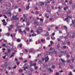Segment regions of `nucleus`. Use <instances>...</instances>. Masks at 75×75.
<instances>
[{
    "mask_svg": "<svg viewBox=\"0 0 75 75\" xmlns=\"http://www.w3.org/2000/svg\"><path fill=\"white\" fill-rule=\"evenodd\" d=\"M23 16L24 18L25 19L26 21H27V20H28V18L27 17V16H26V15L25 14H23Z\"/></svg>",
    "mask_w": 75,
    "mask_h": 75,
    "instance_id": "1",
    "label": "nucleus"
},
{
    "mask_svg": "<svg viewBox=\"0 0 75 75\" xmlns=\"http://www.w3.org/2000/svg\"><path fill=\"white\" fill-rule=\"evenodd\" d=\"M72 24H74V25H73L74 27H75V19L74 20H72Z\"/></svg>",
    "mask_w": 75,
    "mask_h": 75,
    "instance_id": "2",
    "label": "nucleus"
},
{
    "mask_svg": "<svg viewBox=\"0 0 75 75\" xmlns=\"http://www.w3.org/2000/svg\"><path fill=\"white\" fill-rule=\"evenodd\" d=\"M30 67H32L33 66V67H36V63H34L33 64H30Z\"/></svg>",
    "mask_w": 75,
    "mask_h": 75,
    "instance_id": "3",
    "label": "nucleus"
},
{
    "mask_svg": "<svg viewBox=\"0 0 75 75\" xmlns=\"http://www.w3.org/2000/svg\"><path fill=\"white\" fill-rule=\"evenodd\" d=\"M45 62H47V61H48V60L49 59V58H48V56H47V57L45 58Z\"/></svg>",
    "mask_w": 75,
    "mask_h": 75,
    "instance_id": "4",
    "label": "nucleus"
},
{
    "mask_svg": "<svg viewBox=\"0 0 75 75\" xmlns=\"http://www.w3.org/2000/svg\"><path fill=\"white\" fill-rule=\"evenodd\" d=\"M17 15H16L15 16H13L12 19L14 20H16V18H17Z\"/></svg>",
    "mask_w": 75,
    "mask_h": 75,
    "instance_id": "5",
    "label": "nucleus"
},
{
    "mask_svg": "<svg viewBox=\"0 0 75 75\" xmlns=\"http://www.w3.org/2000/svg\"><path fill=\"white\" fill-rule=\"evenodd\" d=\"M68 18H72V16H67V17L66 18H65L64 20H67V19H68Z\"/></svg>",
    "mask_w": 75,
    "mask_h": 75,
    "instance_id": "6",
    "label": "nucleus"
},
{
    "mask_svg": "<svg viewBox=\"0 0 75 75\" xmlns=\"http://www.w3.org/2000/svg\"><path fill=\"white\" fill-rule=\"evenodd\" d=\"M40 6H43L44 4V3L43 2H40Z\"/></svg>",
    "mask_w": 75,
    "mask_h": 75,
    "instance_id": "7",
    "label": "nucleus"
},
{
    "mask_svg": "<svg viewBox=\"0 0 75 75\" xmlns=\"http://www.w3.org/2000/svg\"><path fill=\"white\" fill-rule=\"evenodd\" d=\"M36 32L37 33V34H40V31H39L38 30H37Z\"/></svg>",
    "mask_w": 75,
    "mask_h": 75,
    "instance_id": "8",
    "label": "nucleus"
},
{
    "mask_svg": "<svg viewBox=\"0 0 75 75\" xmlns=\"http://www.w3.org/2000/svg\"><path fill=\"white\" fill-rule=\"evenodd\" d=\"M25 29L27 31H30V28L28 27H26Z\"/></svg>",
    "mask_w": 75,
    "mask_h": 75,
    "instance_id": "9",
    "label": "nucleus"
},
{
    "mask_svg": "<svg viewBox=\"0 0 75 75\" xmlns=\"http://www.w3.org/2000/svg\"><path fill=\"white\" fill-rule=\"evenodd\" d=\"M14 54H15V53H13L10 56V58H12L13 57L14 55Z\"/></svg>",
    "mask_w": 75,
    "mask_h": 75,
    "instance_id": "10",
    "label": "nucleus"
},
{
    "mask_svg": "<svg viewBox=\"0 0 75 75\" xmlns=\"http://www.w3.org/2000/svg\"><path fill=\"white\" fill-rule=\"evenodd\" d=\"M75 33H73V35L72 36V38H74L75 37Z\"/></svg>",
    "mask_w": 75,
    "mask_h": 75,
    "instance_id": "11",
    "label": "nucleus"
},
{
    "mask_svg": "<svg viewBox=\"0 0 75 75\" xmlns=\"http://www.w3.org/2000/svg\"><path fill=\"white\" fill-rule=\"evenodd\" d=\"M41 41L42 42H45V40L44 39H41Z\"/></svg>",
    "mask_w": 75,
    "mask_h": 75,
    "instance_id": "12",
    "label": "nucleus"
},
{
    "mask_svg": "<svg viewBox=\"0 0 75 75\" xmlns=\"http://www.w3.org/2000/svg\"><path fill=\"white\" fill-rule=\"evenodd\" d=\"M13 7H14L13 6H12V8H14V9H16V8H18V6H15V8H13Z\"/></svg>",
    "mask_w": 75,
    "mask_h": 75,
    "instance_id": "13",
    "label": "nucleus"
},
{
    "mask_svg": "<svg viewBox=\"0 0 75 75\" xmlns=\"http://www.w3.org/2000/svg\"><path fill=\"white\" fill-rule=\"evenodd\" d=\"M64 27L66 30H68V28L67 26L64 25Z\"/></svg>",
    "mask_w": 75,
    "mask_h": 75,
    "instance_id": "14",
    "label": "nucleus"
},
{
    "mask_svg": "<svg viewBox=\"0 0 75 75\" xmlns=\"http://www.w3.org/2000/svg\"><path fill=\"white\" fill-rule=\"evenodd\" d=\"M26 8L27 10H29V9L30 8V6H26Z\"/></svg>",
    "mask_w": 75,
    "mask_h": 75,
    "instance_id": "15",
    "label": "nucleus"
},
{
    "mask_svg": "<svg viewBox=\"0 0 75 75\" xmlns=\"http://www.w3.org/2000/svg\"><path fill=\"white\" fill-rule=\"evenodd\" d=\"M33 49H30L29 50V52H33Z\"/></svg>",
    "mask_w": 75,
    "mask_h": 75,
    "instance_id": "16",
    "label": "nucleus"
},
{
    "mask_svg": "<svg viewBox=\"0 0 75 75\" xmlns=\"http://www.w3.org/2000/svg\"><path fill=\"white\" fill-rule=\"evenodd\" d=\"M71 62V59H68L67 60L65 61V62H69V63Z\"/></svg>",
    "mask_w": 75,
    "mask_h": 75,
    "instance_id": "17",
    "label": "nucleus"
},
{
    "mask_svg": "<svg viewBox=\"0 0 75 75\" xmlns=\"http://www.w3.org/2000/svg\"><path fill=\"white\" fill-rule=\"evenodd\" d=\"M17 41L18 42H21V40L20 39H18L17 40Z\"/></svg>",
    "mask_w": 75,
    "mask_h": 75,
    "instance_id": "18",
    "label": "nucleus"
},
{
    "mask_svg": "<svg viewBox=\"0 0 75 75\" xmlns=\"http://www.w3.org/2000/svg\"><path fill=\"white\" fill-rule=\"evenodd\" d=\"M30 24V22H27L26 23V25H29Z\"/></svg>",
    "mask_w": 75,
    "mask_h": 75,
    "instance_id": "19",
    "label": "nucleus"
},
{
    "mask_svg": "<svg viewBox=\"0 0 75 75\" xmlns=\"http://www.w3.org/2000/svg\"><path fill=\"white\" fill-rule=\"evenodd\" d=\"M6 35H7V36H9L10 35V33H7L5 34Z\"/></svg>",
    "mask_w": 75,
    "mask_h": 75,
    "instance_id": "20",
    "label": "nucleus"
},
{
    "mask_svg": "<svg viewBox=\"0 0 75 75\" xmlns=\"http://www.w3.org/2000/svg\"><path fill=\"white\" fill-rule=\"evenodd\" d=\"M67 8H68V6H66V7L64 8V10H66Z\"/></svg>",
    "mask_w": 75,
    "mask_h": 75,
    "instance_id": "21",
    "label": "nucleus"
},
{
    "mask_svg": "<svg viewBox=\"0 0 75 75\" xmlns=\"http://www.w3.org/2000/svg\"><path fill=\"white\" fill-rule=\"evenodd\" d=\"M33 62H34V61H29V63H30V65H32V64H33Z\"/></svg>",
    "mask_w": 75,
    "mask_h": 75,
    "instance_id": "22",
    "label": "nucleus"
},
{
    "mask_svg": "<svg viewBox=\"0 0 75 75\" xmlns=\"http://www.w3.org/2000/svg\"><path fill=\"white\" fill-rule=\"evenodd\" d=\"M48 32H47L46 34H45V36H50V35L48 34Z\"/></svg>",
    "mask_w": 75,
    "mask_h": 75,
    "instance_id": "23",
    "label": "nucleus"
},
{
    "mask_svg": "<svg viewBox=\"0 0 75 75\" xmlns=\"http://www.w3.org/2000/svg\"><path fill=\"white\" fill-rule=\"evenodd\" d=\"M49 72H53V71L52 70H51V69L50 68L49 69Z\"/></svg>",
    "mask_w": 75,
    "mask_h": 75,
    "instance_id": "24",
    "label": "nucleus"
},
{
    "mask_svg": "<svg viewBox=\"0 0 75 75\" xmlns=\"http://www.w3.org/2000/svg\"><path fill=\"white\" fill-rule=\"evenodd\" d=\"M51 39L53 40H55V38L54 37H51Z\"/></svg>",
    "mask_w": 75,
    "mask_h": 75,
    "instance_id": "25",
    "label": "nucleus"
},
{
    "mask_svg": "<svg viewBox=\"0 0 75 75\" xmlns=\"http://www.w3.org/2000/svg\"><path fill=\"white\" fill-rule=\"evenodd\" d=\"M39 13V12H38V11H36L35 12V14H36V15L38 14Z\"/></svg>",
    "mask_w": 75,
    "mask_h": 75,
    "instance_id": "26",
    "label": "nucleus"
},
{
    "mask_svg": "<svg viewBox=\"0 0 75 75\" xmlns=\"http://www.w3.org/2000/svg\"><path fill=\"white\" fill-rule=\"evenodd\" d=\"M30 71H31V72H33L34 71V70L33 69L31 68L30 69Z\"/></svg>",
    "mask_w": 75,
    "mask_h": 75,
    "instance_id": "27",
    "label": "nucleus"
},
{
    "mask_svg": "<svg viewBox=\"0 0 75 75\" xmlns=\"http://www.w3.org/2000/svg\"><path fill=\"white\" fill-rule=\"evenodd\" d=\"M64 54H65L66 55H67V54H68V51H65L64 52Z\"/></svg>",
    "mask_w": 75,
    "mask_h": 75,
    "instance_id": "28",
    "label": "nucleus"
},
{
    "mask_svg": "<svg viewBox=\"0 0 75 75\" xmlns=\"http://www.w3.org/2000/svg\"><path fill=\"white\" fill-rule=\"evenodd\" d=\"M69 4H72V1L71 0L70 1H69Z\"/></svg>",
    "mask_w": 75,
    "mask_h": 75,
    "instance_id": "29",
    "label": "nucleus"
},
{
    "mask_svg": "<svg viewBox=\"0 0 75 75\" xmlns=\"http://www.w3.org/2000/svg\"><path fill=\"white\" fill-rule=\"evenodd\" d=\"M3 25H7V23H6V22H4L3 23Z\"/></svg>",
    "mask_w": 75,
    "mask_h": 75,
    "instance_id": "30",
    "label": "nucleus"
},
{
    "mask_svg": "<svg viewBox=\"0 0 75 75\" xmlns=\"http://www.w3.org/2000/svg\"><path fill=\"white\" fill-rule=\"evenodd\" d=\"M28 67H26L25 68H24V71H25V69H28Z\"/></svg>",
    "mask_w": 75,
    "mask_h": 75,
    "instance_id": "31",
    "label": "nucleus"
},
{
    "mask_svg": "<svg viewBox=\"0 0 75 75\" xmlns=\"http://www.w3.org/2000/svg\"><path fill=\"white\" fill-rule=\"evenodd\" d=\"M30 33H34V30H31L30 31Z\"/></svg>",
    "mask_w": 75,
    "mask_h": 75,
    "instance_id": "32",
    "label": "nucleus"
},
{
    "mask_svg": "<svg viewBox=\"0 0 75 75\" xmlns=\"http://www.w3.org/2000/svg\"><path fill=\"white\" fill-rule=\"evenodd\" d=\"M18 30L19 32H20V33H23V32L21 31V29H19Z\"/></svg>",
    "mask_w": 75,
    "mask_h": 75,
    "instance_id": "33",
    "label": "nucleus"
},
{
    "mask_svg": "<svg viewBox=\"0 0 75 75\" xmlns=\"http://www.w3.org/2000/svg\"><path fill=\"white\" fill-rule=\"evenodd\" d=\"M15 26H16V27L17 28H18V27H19V26H18V25H17V24H16Z\"/></svg>",
    "mask_w": 75,
    "mask_h": 75,
    "instance_id": "34",
    "label": "nucleus"
},
{
    "mask_svg": "<svg viewBox=\"0 0 75 75\" xmlns=\"http://www.w3.org/2000/svg\"><path fill=\"white\" fill-rule=\"evenodd\" d=\"M10 74V75H12L13 74H14V73L13 72H11Z\"/></svg>",
    "mask_w": 75,
    "mask_h": 75,
    "instance_id": "35",
    "label": "nucleus"
},
{
    "mask_svg": "<svg viewBox=\"0 0 75 75\" xmlns=\"http://www.w3.org/2000/svg\"><path fill=\"white\" fill-rule=\"evenodd\" d=\"M71 61H72L73 62H74V61H75V58H73L71 59Z\"/></svg>",
    "mask_w": 75,
    "mask_h": 75,
    "instance_id": "36",
    "label": "nucleus"
},
{
    "mask_svg": "<svg viewBox=\"0 0 75 75\" xmlns=\"http://www.w3.org/2000/svg\"><path fill=\"white\" fill-rule=\"evenodd\" d=\"M22 32H24V33H25V34H27V33H26V31H25V30H24V31H22Z\"/></svg>",
    "mask_w": 75,
    "mask_h": 75,
    "instance_id": "37",
    "label": "nucleus"
},
{
    "mask_svg": "<svg viewBox=\"0 0 75 75\" xmlns=\"http://www.w3.org/2000/svg\"><path fill=\"white\" fill-rule=\"evenodd\" d=\"M16 64H17L18 65H20V62H18V61L17 62H16Z\"/></svg>",
    "mask_w": 75,
    "mask_h": 75,
    "instance_id": "38",
    "label": "nucleus"
},
{
    "mask_svg": "<svg viewBox=\"0 0 75 75\" xmlns=\"http://www.w3.org/2000/svg\"><path fill=\"white\" fill-rule=\"evenodd\" d=\"M7 66H8V65H6V66H5L4 67V69H4V68H7Z\"/></svg>",
    "mask_w": 75,
    "mask_h": 75,
    "instance_id": "39",
    "label": "nucleus"
},
{
    "mask_svg": "<svg viewBox=\"0 0 75 75\" xmlns=\"http://www.w3.org/2000/svg\"><path fill=\"white\" fill-rule=\"evenodd\" d=\"M19 59H20V60H22V59H23V58L22 57H20L19 58Z\"/></svg>",
    "mask_w": 75,
    "mask_h": 75,
    "instance_id": "40",
    "label": "nucleus"
},
{
    "mask_svg": "<svg viewBox=\"0 0 75 75\" xmlns=\"http://www.w3.org/2000/svg\"><path fill=\"white\" fill-rule=\"evenodd\" d=\"M2 47H5V46H6V44H4V43H3L2 45Z\"/></svg>",
    "mask_w": 75,
    "mask_h": 75,
    "instance_id": "41",
    "label": "nucleus"
},
{
    "mask_svg": "<svg viewBox=\"0 0 75 75\" xmlns=\"http://www.w3.org/2000/svg\"><path fill=\"white\" fill-rule=\"evenodd\" d=\"M61 54H65V53L64 52L62 51H61Z\"/></svg>",
    "mask_w": 75,
    "mask_h": 75,
    "instance_id": "42",
    "label": "nucleus"
},
{
    "mask_svg": "<svg viewBox=\"0 0 75 75\" xmlns=\"http://www.w3.org/2000/svg\"><path fill=\"white\" fill-rule=\"evenodd\" d=\"M45 16L47 18H49V16H47V14H46V15H45Z\"/></svg>",
    "mask_w": 75,
    "mask_h": 75,
    "instance_id": "43",
    "label": "nucleus"
},
{
    "mask_svg": "<svg viewBox=\"0 0 75 75\" xmlns=\"http://www.w3.org/2000/svg\"><path fill=\"white\" fill-rule=\"evenodd\" d=\"M10 27L11 28H13V25H10Z\"/></svg>",
    "mask_w": 75,
    "mask_h": 75,
    "instance_id": "44",
    "label": "nucleus"
},
{
    "mask_svg": "<svg viewBox=\"0 0 75 75\" xmlns=\"http://www.w3.org/2000/svg\"><path fill=\"white\" fill-rule=\"evenodd\" d=\"M17 68V66H15L14 67H13V69H16V68Z\"/></svg>",
    "mask_w": 75,
    "mask_h": 75,
    "instance_id": "45",
    "label": "nucleus"
},
{
    "mask_svg": "<svg viewBox=\"0 0 75 75\" xmlns=\"http://www.w3.org/2000/svg\"><path fill=\"white\" fill-rule=\"evenodd\" d=\"M63 48H64V49H65V48H67V46H64L63 47Z\"/></svg>",
    "mask_w": 75,
    "mask_h": 75,
    "instance_id": "46",
    "label": "nucleus"
},
{
    "mask_svg": "<svg viewBox=\"0 0 75 75\" xmlns=\"http://www.w3.org/2000/svg\"><path fill=\"white\" fill-rule=\"evenodd\" d=\"M59 33H60V34L62 33V31L61 30H59Z\"/></svg>",
    "mask_w": 75,
    "mask_h": 75,
    "instance_id": "47",
    "label": "nucleus"
},
{
    "mask_svg": "<svg viewBox=\"0 0 75 75\" xmlns=\"http://www.w3.org/2000/svg\"><path fill=\"white\" fill-rule=\"evenodd\" d=\"M60 60H61V61H62V62H64L65 61V60H62V58H61L60 59Z\"/></svg>",
    "mask_w": 75,
    "mask_h": 75,
    "instance_id": "48",
    "label": "nucleus"
},
{
    "mask_svg": "<svg viewBox=\"0 0 75 75\" xmlns=\"http://www.w3.org/2000/svg\"><path fill=\"white\" fill-rule=\"evenodd\" d=\"M21 11V8H19L18 9V12H20V11Z\"/></svg>",
    "mask_w": 75,
    "mask_h": 75,
    "instance_id": "49",
    "label": "nucleus"
},
{
    "mask_svg": "<svg viewBox=\"0 0 75 75\" xmlns=\"http://www.w3.org/2000/svg\"><path fill=\"white\" fill-rule=\"evenodd\" d=\"M19 71L20 72H23V70L20 69L19 70Z\"/></svg>",
    "mask_w": 75,
    "mask_h": 75,
    "instance_id": "50",
    "label": "nucleus"
},
{
    "mask_svg": "<svg viewBox=\"0 0 75 75\" xmlns=\"http://www.w3.org/2000/svg\"><path fill=\"white\" fill-rule=\"evenodd\" d=\"M54 50V48H52V47H51L50 49V50Z\"/></svg>",
    "mask_w": 75,
    "mask_h": 75,
    "instance_id": "51",
    "label": "nucleus"
},
{
    "mask_svg": "<svg viewBox=\"0 0 75 75\" xmlns=\"http://www.w3.org/2000/svg\"><path fill=\"white\" fill-rule=\"evenodd\" d=\"M25 51L26 52H28V51L27 50V49H25Z\"/></svg>",
    "mask_w": 75,
    "mask_h": 75,
    "instance_id": "52",
    "label": "nucleus"
},
{
    "mask_svg": "<svg viewBox=\"0 0 75 75\" xmlns=\"http://www.w3.org/2000/svg\"><path fill=\"white\" fill-rule=\"evenodd\" d=\"M40 21H43V19H42L41 18H40Z\"/></svg>",
    "mask_w": 75,
    "mask_h": 75,
    "instance_id": "53",
    "label": "nucleus"
},
{
    "mask_svg": "<svg viewBox=\"0 0 75 75\" xmlns=\"http://www.w3.org/2000/svg\"><path fill=\"white\" fill-rule=\"evenodd\" d=\"M4 16L5 18H7V17L6 16V15H4Z\"/></svg>",
    "mask_w": 75,
    "mask_h": 75,
    "instance_id": "54",
    "label": "nucleus"
},
{
    "mask_svg": "<svg viewBox=\"0 0 75 75\" xmlns=\"http://www.w3.org/2000/svg\"><path fill=\"white\" fill-rule=\"evenodd\" d=\"M50 43L51 44V45H52V44H53V42H52V41H51Z\"/></svg>",
    "mask_w": 75,
    "mask_h": 75,
    "instance_id": "55",
    "label": "nucleus"
},
{
    "mask_svg": "<svg viewBox=\"0 0 75 75\" xmlns=\"http://www.w3.org/2000/svg\"><path fill=\"white\" fill-rule=\"evenodd\" d=\"M56 75H59V73L57 72L56 74Z\"/></svg>",
    "mask_w": 75,
    "mask_h": 75,
    "instance_id": "56",
    "label": "nucleus"
},
{
    "mask_svg": "<svg viewBox=\"0 0 75 75\" xmlns=\"http://www.w3.org/2000/svg\"><path fill=\"white\" fill-rule=\"evenodd\" d=\"M19 46L20 47H22V44H20Z\"/></svg>",
    "mask_w": 75,
    "mask_h": 75,
    "instance_id": "57",
    "label": "nucleus"
},
{
    "mask_svg": "<svg viewBox=\"0 0 75 75\" xmlns=\"http://www.w3.org/2000/svg\"><path fill=\"white\" fill-rule=\"evenodd\" d=\"M31 13H32V14H34V12L33 11H31Z\"/></svg>",
    "mask_w": 75,
    "mask_h": 75,
    "instance_id": "58",
    "label": "nucleus"
},
{
    "mask_svg": "<svg viewBox=\"0 0 75 75\" xmlns=\"http://www.w3.org/2000/svg\"><path fill=\"white\" fill-rule=\"evenodd\" d=\"M34 24H37V22L36 21H35L34 22Z\"/></svg>",
    "mask_w": 75,
    "mask_h": 75,
    "instance_id": "59",
    "label": "nucleus"
},
{
    "mask_svg": "<svg viewBox=\"0 0 75 75\" xmlns=\"http://www.w3.org/2000/svg\"><path fill=\"white\" fill-rule=\"evenodd\" d=\"M58 8H59V10H60V9H61V8H60V7L59 6L58 7Z\"/></svg>",
    "mask_w": 75,
    "mask_h": 75,
    "instance_id": "60",
    "label": "nucleus"
},
{
    "mask_svg": "<svg viewBox=\"0 0 75 75\" xmlns=\"http://www.w3.org/2000/svg\"><path fill=\"white\" fill-rule=\"evenodd\" d=\"M47 30L48 31H50L51 30V29H50V28H47Z\"/></svg>",
    "mask_w": 75,
    "mask_h": 75,
    "instance_id": "61",
    "label": "nucleus"
},
{
    "mask_svg": "<svg viewBox=\"0 0 75 75\" xmlns=\"http://www.w3.org/2000/svg\"><path fill=\"white\" fill-rule=\"evenodd\" d=\"M28 61L27 60H26L25 61H24L23 62V63H25V62H27Z\"/></svg>",
    "mask_w": 75,
    "mask_h": 75,
    "instance_id": "62",
    "label": "nucleus"
},
{
    "mask_svg": "<svg viewBox=\"0 0 75 75\" xmlns=\"http://www.w3.org/2000/svg\"><path fill=\"white\" fill-rule=\"evenodd\" d=\"M58 28V26H56L55 27V29H56V30H57Z\"/></svg>",
    "mask_w": 75,
    "mask_h": 75,
    "instance_id": "63",
    "label": "nucleus"
},
{
    "mask_svg": "<svg viewBox=\"0 0 75 75\" xmlns=\"http://www.w3.org/2000/svg\"><path fill=\"white\" fill-rule=\"evenodd\" d=\"M66 21H67V23H69V19L68 20H67Z\"/></svg>",
    "mask_w": 75,
    "mask_h": 75,
    "instance_id": "64",
    "label": "nucleus"
}]
</instances>
